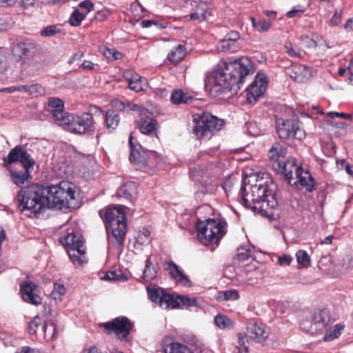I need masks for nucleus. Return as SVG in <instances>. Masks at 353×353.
Segmentation results:
<instances>
[{
  "label": "nucleus",
  "mask_w": 353,
  "mask_h": 353,
  "mask_svg": "<svg viewBox=\"0 0 353 353\" xmlns=\"http://www.w3.org/2000/svg\"><path fill=\"white\" fill-rule=\"evenodd\" d=\"M289 76L294 81L303 83L312 77V69L305 65H294L289 71Z\"/></svg>",
  "instance_id": "6ab92c4d"
},
{
  "label": "nucleus",
  "mask_w": 353,
  "mask_h": 353,
  "mask_svg": "<svg viewBox=\"0 0 353 353\" xmlns=\"http://www.w3.org/2000/svg\"><path fill=\"white\" fill-rule=\"evenodd\" d=\"M268 84L267 76L262 72L257 73L255 80L246 88L247 99L249 103H256L266 90Z\"/></svg>",
  "instance_id": "f8f14e48"
},
{
  "label": "nucleus",
  "mask_w": 353,
  "mask_h": 353,
  "mask_svg": "<svg viewBox=\"0 0 353 353\" xmlns=\"http://www.w3.org/2000/svg\"><path fill=\"white\" fill-rule=\"evenodd\" d=\"M61 243L68 249H77L84 248V241L82 235L79 233L71 232L61 239Z\"/></svg>",
  "instance_id": "b1692460"
},
{
  "label": "nucleus",
  "mask_w": 353,
  "mask_h": 353,
  "mask_svg": "<svg viewBox=\"0 0 353 353\" xmlns=\"http://www.w3.org/2000/svg\"><path fill=\"white\" fill-rule=\"evenodd\" d=\"M171 100L174 104L188 103L191 102L193 99L188 94L182 90H176L171 96Z\"/></svg>",
  "instance_id": "f704fd0d"
},
{
  "label": "nucleus",
  "mask_w": 353,
  "mask_h": 353,
  "mask_svg": "<svg viewBox=\"0 0 353 353\" xmlns=\"http://www.w3.org/2000/svg\"><path fill=\"white\" fill-rule=\"evenodd\" d=\"M21 211H28L37 215L48 208L46 188L38 184H32L21 189L17 194Z\"/></svg>",
  "instance_id": "20e7f679"
},
{
  "label": "nucleus",
  "mask_w": 353,
  "mask_h": 353,
  "mask_svg": "<svg viewBox=\"0 0 353 353\" xmlns=\"http://www.w3.org/2000/svg\"><path fill=\"white\" fill-rule=\"evenodd\" d=\"M250 250L244 249L243 248L238 249V253L236 254V259L240 261H244L248 260L250 256Z\"/></svg>",
  "instance_id": "13d9d810"
},
{
  "label": "nucleus",
  "mask_w": 353,
  "mask_h": 353,
  "mask_svg": "<svg viewBox=\"0 0 353 353\" xmlns=\"http://www.w3.org/2000/svg\"><path fill=\"white\" fill-rule=\"evenodd\" d=\"M224 69L221 72H216L213 78L212 90L215 92H223L225 90H234V87L230 84V81L228 79V75Z\"/></svg>",
  "instance_id": "a211bd4d"
},
{
  "label": "nucleus",
  "mask_w": 353,
  "mask_h": 353,
  "mask_svg": "<svg viewBox=\"0 0 353 353\" xmlns=\"http://www.w3.org/2000/svg\"><path fill=\"white\" fill-rule=\"evenodd\" d=\"M216 299L219 301H236L239 299V294L235 289L220 291Z\"/></svg>",
  "instance_id": "e433bc0d"
},
{
  "label": "nucleus",
  "mask_w": 353,
  "mask_h": 353,
  "mask_svg": "<svg viewBox=\"0 0 353 353\" xmlns=\"http://www.w3.org/2000/svg\"><path fill=\"white\" fill-rule=\"evenodd\" d=\"M15 353H41L38 349L32 348L28 346H23L19 349Z\"/></svg>",
  "instance_id": "774afa93"
},
{
  "label": "nucleus",
  "mask_w": 353,
  "mask_h": 353,
  "mask_svg": "<svg viewBox=\"0 0 353 353\" xmlns=\"http://www.w3.org/2000/svg\"><path fill=\"white\" fill-rule=\"evenodd\" d=\"M105 280L109 281H126L127 277L121 272V271H110L104 276Z\"/></svg>",
  "instance_id": "3c124183"
},
{
  "label": "nucleus",
  "mask_w": 353,
  "mask_h": 353,
  "mask_svg": "<svg viewBox=\"0 0 353 353\" xmlns=\"http://www.w3.org/2000/svg\"><path fill=\"white\" fill-rule=\"evenodd\" d=\"M300 41L304 47H305L307 50L313 49L318 47L316 42L313 39H310L307 35H302L300 37ZM319 47L322 46L323 48L325 47L324 42L321 44L319 45Z\"/></svg>",
  "instance_id": "09e8293b"
},
{
  "label": "nucleus",
  "mask_w": 353,
  "mask_h": 353,
  "mask_svg": "<svg viewBox=\"0 0 353 353\" xmlns=\"http://www.w3.org/2000/svg\"><path fill=\"white\" fill-rule=\"evenodd\" d=\"M296 259L298 264L303 268H307L310 265V256L305 250H298L296 253Z\"/></svg>",
  "instance_id": "a18cd8bd"
},
{
  "label": "nucleus",
  "mask_w": 353,
  "mask_h": 353,
  "mask_svg": "<svg viewBox=\"0 0 353 353\" xmlns=\"http://www.w3.org/2000/svg\"><path fill=\"white\" fill-rule=\"evenodd\" d=\"M19 92H26L34 97L46 94V89L40 84L19 85Z\"/></svg>",
  "instance_id": "c85d7f7f"
},
{
  "label": "nucleus",
  "mask_w": 353,
  "mask_h": 353,
  "mask_svg": "<svg viewBox=\"0 0 353 353\" xmlns=\"http://www.w3.org/2000/svg\"><path fill=\"white\" fill-rule=\"evenodd\" d=\"M226 227V223L219 219L201 220L199 217L196 223L197 238L205 245L217 244L225 234Z\"/></svg>",
  "instance_id": "39448f33"
},
{
  "label": "nucleus",
  "mask_w": 353,
  "mask_h": 353,
  "mask_svg": "<svg viewBox=\"0 0 353 353\" xmlns=\"http://www.w3.org/2000/svg\"><path fill=\"white\" fill-rule=\"evenodd\" d=\"M344 328V325L339 323L335 325L333 327L329 329L324 336V340L325 341H332L334 339L338 338L341 334V331Z\"/></svg>",
  "instance_id": "79ce46f5"
},
{
  "label": "nucleus",
  "mask_w": 353,
  "mask_h": 353,
  "mask_svg": "<svg viewBox=\"0 0 353 353\" xmlns=\"http://www.w3.org/2000/svg\"><path fill=\"white\" fill-rule=\"evenodd\" d=\"M235 176L234 175H230L225 178L224 181L222 183V188L225 190L226 194L231 192L232 188L234 184Z\"/></svg>",
  "instance_id": "864d4df0"
},
{
  "label": "nucleus",
  "mask_w": 353,
  "mask_h": 353,
  "mask_svg": "<svg viewBox=\"0 0 353 353\" xmlns=\"http://www.w3.org/2000/svg\"><path fill=\"white\" fill-rule=\"evenodd\" d=\"M214 323L221 329H225L230 327L231 321L225 315H216L214 317Z\"/></svg>",
  "instance_id": "603ef678"
},
{
  "label": "nucleus",
  "mask_w": 353,
  "mask_h": 353,
  "mask_svg": "<svg viewBox=\"0 0 353 353\" xmlns=\"http://www.w3.org/2000/svg\"><path fill=\"white\" fill-rule=\"evenodd\" d=\"M165 270L179 284L183 286H189L188 278L179 270V267L173 262H168L166 264Z\"/></svg>",
  "instance_id": "4be33fe9"
},
{
  "label": "nucleus",
  "mask_w": 353,
  "mask_h": 353,
  "mask_svg": "<svg viewBox=\"0 0 353 353\" xmlns=\"http://www.w3.org/2000/svg\"><path fill=\"white\" fill-rule=\"evenodd\" d=\"M37 285L32 282H26L21 285V292L22 294L23 299L27 302L34 305H38L41 303V297L36 293Z\"/></svg>",
  "instance_id": "dca6fc26"
},
{
  "label": "nucleus",
  "mask_w": 353,
  "mask_h": 353,
  "mask_svg": "<svg viewBox=\"0 0 353 353\" xmlns=\"http://www.w3.org/2000/svg\"><path fill=\"white\" fill-rule=\"evenodd\" d=\"M99 51L103 54V55L110 61L118 60L122 58V54L114 49H110L105 46H101L99 48Z\"/></svg>",
  "instance_id": "a19ab883"
},
{
  "label": "nucleus",
  "mask_w": 353,
  "mask_h": 353,
  "mask_svg": "<svg viewBox=\"0 0 353 353\" xmlns=\"http://www.w3.org/2000/svg\"><path fill=\"white\" fill-rule=\"evenodd\" d=\"M43 336L47 341H52L57 338L58 331L53 322L46 323L43 325Z\"/></svg>",
  "instance_id": "473e14b6"
},
{
  "label": "nucleus",
  "mask_w": 353,
  "mask_h": 353,
  "mask_svg": "<svg viewBox=\"0 0 353 353\" xmlns=\"http://www.w3.org/2000/svg\"><path fill=\"white\" fill-rule=\"evenodd\" d=\"M208 10V5L205 2L199 1L196 3L194 11L190 14V17L192 20H204Z\"/></svg>",
  "instance_id": "bb28decb"
},
{
  "label": "nucleus",
  "mask_w": 353,
  "mask_h": 353,
  "mask_svg": "<svg viewBox=\"0 0 353 353\" xmlns=\"http://www.w3.org/2000/svg\"><path fill=\"white\" fill-rule=\"evenodd\" d=\"M157 274V270L154 265L151 263L150 259L148 258L145 262V268L143 271V278L146 281L153 280Z\"/></svg>",
  "instance_id": "37998d69"
},
{
  "label": "nucleus",
  "mask_w": 353,
  "mask_h": 353,
  "mask_svg": "<svg viewBox=\"0 0 353 353\" xmlns=\"http://www.w3.org/2000/svg\"><path fill=\"white\" fill-rule=\"evenodd\" d=\"M133 324L125 316H119L112 321L103 323V327L109 333L115 334L119 339H124L130 334Z\"/></svg>",
  "instance_id": "9b49d317"
},
{
  "label": "nucleus",
  "mask_w": 353,
  "mask_h": 353,
  "mask_svg": "<svg viewBox=\"0 0 353 353\" xmlns=\"http://www.w3.org/2000/svg\"><path fill=\"white\" fill-rule=\"evenodd\" d=\"M285 48L286 53L292 57H299L301 54L300 49L294 48L291 43H286Z\"/></svg>",
  "instance_id": "6e6d98bb"
},
{
  "label": "nucleus",
  "mask_w": 353,
  "mask_h": 353,
  "mask_svg": "<svg viewBox=\"0 0 353 353\" xmlns=\"http://www.w3.org/2000/svg\"><path fill=\"white\" fill-rule=\"evenodd\" d=\"M105 120L108 129L113 130L118 126L120 119L114 110H110L106 112Z\"/></svg>",
  "instance_id": "c9c22d12"
},
{
  "label": "nucleus",
  "mask_w": 353,
  "mask_h": 353,
  "mask_svg": "<svg viewBox=\"0 0 353 353\" xmlns=\"http://www.w3.org/2000/svg\"><path fill=\"white\" fill-rule=\"evenodd\" d=\"M160 307L163 309H174L180 307L178 296L174 298L172 295L165 294L160 303Z\"/></svg>",
  "instance_id": "72a5a7b5"
},
{
  "label": "nucleus",
  "mask_w": 353,
  "mask_h": 353,
  "mask_svg": "<svg viewBox=\"0 0 353 353\" xmlns=\"http://www.w3.org/2000/svg\"><path fill=\"white\" fill-rule=\"evenodd\" d=\"M269 157L272 161L276 162L279 168H281V163L285 154V148L279 143H274L269 150Z\"/></svg>",
  "instance_id": "a878e982"
},
{
  "label": "nucleus",
  "mask_w": 353,
  "mask_h": 353,
  "mask_svg": "<svg viewBox=\"0 0 353 353\" xmlns=\"http://www.w3.org/2000/svg\"><path fill=\"white\" fill-rule=\"evenodd\" d=\"M137 194V185L133 181L123 183L117 190V195L129 200H132Z\"/></svg>",
  "instance_id": "393cba45"
},
{
  "label": "nucleus",
  "mask_w": 353,
  "mask_h": 353,
  "mask_svg": "<svg viewBox=\"0 0 353 353\" xmlns=\"http://www.w3.org/2000/svg\"><path fill=\"white\" fill-rule=\"evenodd\" d=\"M224 70L230 84L233 85L234 90H236L240 89L245 77L252 72L253 65L250 58L243 57L239 60L226 63Z\"/></svg>",
  "instance_id": "0eeeda50"
},
{
  "label": "nucleus",
  "mask_w": 353,
  "mask_h": 353,
  "mask_svg": "<svg viewBox=\"0 0 353 353\" xmlns=\"http://www.w3.org/2000/svg\"><path fill=\"white\" fill-rule=\"evenodd\" d=\"M65 293L66 289L65 286L63 284L55 283H54V288L50 296L56 302H61Z\"/></svg>",
  "instance_id": "c03bdc74"
},
{
  "label": "nucleus",
  "mask_w": 353,
  "mask_h": 353,
  "mask_svg": "<svg viewBox=\"0 0 353 353\" xmlns=\"http://www.w3.org/2000/svg\"><path fill=\"white\" fill-rule=\"evenodd\" d=\"M186 55V49L183 45L179 44L174 47L168 54V59L170 62L178 63Z\"/></svg>",
  "instance_id": "c756f323"
},
{
  "label": "nucleus",
  "mask_w": 353,
  "mask_h": 353,
  "mask_svg": "<svg viewBox=\"0 0 353 353\" xmlns=\"http://www.w3.org/2000/svg\"><path fill=\"white\" fill-rule=\"evenodd\" d=\"M79 6L86 10V12L84 14H88V12H91L94 9V5L90 0H85L82 2H81L79 4Z\"/></svg>",
  "instance_id": "e2e57ef3"
},
{
  "label": "nucleus",
  "mask_w": 353,
  "mask_h": 353,
  "mask_svg": "<svg viewBox=\"0 0 353 353\" xmlns=\"http://www.w3.org/2000/svg\"><path fill=\"white\" fill-rule=\"evenodd\" d=\"M195 126L193 134L201 141H210L215 132L219 131L223 125V121L208 112L197 114L194 117Z\"/></svg>",
  "instance_id": "423d86ee"
},
{
  "label": "nucleus",
  "mask_w": 353,
  "mask_h": 353,
  "mask_svg": "<svg viewBox=\"0 0 353 353\" xmlns=\"http://www.w3.org/2000/svg\"><path fill=\"white\" fill-rule=\"evenodd\" d=\"M28 50V45L26 43H19L14 47V52L18 53L20 57L27 56Z\"/></svg>",
  "instance_id": "4d7b16f0"
},
{
  "label": "nucleus",
  "mask_w": 353,
  "mask_h": 353,
  "mask_svg": "<svg viewBox=\"0 0 353 353\" xmlns=\"http://www.w3.org/2000/svg\"><path fill=\"white\" fill-rule=\"evenodd\" d=\"M252 23L253 26L261 32H265L270 30L272 26V22L270 20H265L264 19H260L256 21L254 18L252 19Z\"/></svg>",
  "instance_id": "49530a36"
},
{
  "label": "nucleus",
  "mask_w": 353,
  "mask_h": 353,
  "mask_svg": "<svg viewBox=\"0 0 353 353\" xmlns=\"http://www.w3.org/2000/svg\"><path fill=\"white\" fill-rule=\"evenodd\" d=\"M303 4L295 6L291 10L287 12L286 16L288 18H293L301 16L309 7L310 0H303Z\"/></svg>",
  "instance_id": "ea45409f"
},
{
  "label": "nucleus",
  "mask_w": 353,
  "mask_h": 353,
  "mask_svg": "<svg viewBox=\"0 0 353 353\" xmlns=\"http://www.w3.org/2000/svg\"><path fill=\"white\" fill-rule=\"evenodd\" d=\"M294 180V181L292 182L294 185L305 188L306 190L310 192L312 190L314 185V179L308 170L302 169L298 174L295 175Z\"/></svg>",
  "instance_id": "412c9836"
},
{
  "label": "nucleus",
  "mask_w": 353,
  "mask_h": 353,
  "mask_svg": "<svg viewBox=\"0 0 353 353\" xmlns=\"http://www.w3.org/2000/svg\"><path fill=\"white\" fill-rule=\"evenodd\" d=\"M68 254L74 264L81 265L85 259L84 248L77 249H68Z\"/></svg>",
  "instance_id": "2f4dec72"
},
{
  "label": "nucleus",
  "mask_w": 353,
  "mask_h": 353,
  "mask_svg": "<svg viewBox=\"0 0 353 353\" xmlns=\"http://www.w3.org/2000/svg\"><path fill=\"white\" fill-rule=\"evenodd\" d=\"M106 224L108 241L114 245H123L127 230L125 214L121 207H108L100 212Z\"/></svg>",
  "instance_id": "f03ea898"
},
{
  "label": "nucleus",
  "mask_w": 353,
  "mask_h": 353,
  "mask_svg": "<svg viewBox=\"0 0 353 353\" xmlns=\"http://www.w3.org/2000/svg\"><path fill=\"white\" fill-rule=\"evenodd\" d=\"M292 257L286 254H282L281 256H279L278 263L280 265H289L290 263L292 262Z\"/></svg>",
  "instance_id": "0e129e2a"
},
{
  "label": "nucleus",
  "mask_w": 353,
  "mask_h": 353,
  "mask_svg": "<svg viewBox=\"0 0 353 353\" xmlns=\"http://www.w3.org/2000/svg\"><path fill=\"white\" fill-rule=\"evenodd\" d=\"M148 292L150 300L152 302L157 303L160 306V303L163 300V296L165 295V293L161 290L156 289H148Z\"/></svg>",
  "instance_id": "8fccbe9b"
},
{
  "label": "nucleus",
  "mask_w": 353,
  "mask_h": 353,
  "mask_svg": "<svg viewBox=\"0 0 353 353\" xmlns=\"http://www.w3.org/2000/svg\"><path fill=\"white\" fill-rule=\"evenodd\" d=\"M48 110L53 115L54 121L59 125L65 119V116L69 113L63 111L64 103L58 98L51 97L48 99Z\"/></svg>",
  "instance_id": "f3484780"
},
{
  "label": "nucleus",
  "mask_w": 353,
  "mask_h": 353,
  "mask_svg": "<svg viewBox=\"0 0 353 353\" xmlns=\"http://www.w3.org/2000/svg\"><path fill=\"white\" fill-rule=\"evenodd\" d=\"M334 319L331 314V312L327 308H324L316 311L311 320H305L301 323L303 330L306 332L314 334L322 330Z\"/></svg>",
  "instance_id": "1a4fd4ad"
},
{
  "label": "nucleus",
  "mask_w": 353,
  "mask_h": 353,
  "mask_svg": "<svg viewBox=\"0 0 353 353\" xmlns=\"http://www.w3.org/2000/svg\"><path fill=\"white\" fill-rule=\"evenodd\" d=\"M247 332L250 339L257 342L263 341L268 336V331L265 325L255 319L249 321L247 325Z\"/></svg>",
  "instance_id": "2eb2a0df"
},
{
  "label": "nucleus",
  "mask_w": 353,
  "mask_h": 353,
  "mask_svg": "<svg viewBox=\"0 0 353 353\" xmlns=\"http://www.w3.org/2000/svg\"><path fill=\"white\" fill-rule=\"evenodd\" d=\"M43 321L39 316H35L29 323V332L31 334L37 332L39 327L42 324Z\"/></svg>",
  "instance_id": "5fc2aeb1"
},
{
  "label": "nucleus",
  "mask_w": 353,
  "mask_h": 353,
  "mask_svg": "<svg viewBox=\"0 0 353 353\" xmlns=\"http://www.w3.org/2000/svg\"><path fill=\"white\" fill-rule=\"evenodd\" d=\"M285 176L289 183H292L294 179L295 175L303 169L299 165L297 164L296 160L294 158H290L286 161H282L281 168H279Z\"/></svg>",
  "instance_id": "aec40b11"
},
{
  "label": "nucleus",
  "mask_w": 353,
  "mask_h": 353,
  "mask_svg": "<svg viewBox=\"0 0 353 353\" xmlns=\"http://www.w3.org/2000/svg\"><path fill=\"white\" fill-rule=\"evenodd\" d=\"M217 48L219 50L225 52H235L241 48V45L236 41H229L228 39H222L219 41Z\"/></svg>",
  "instance_id": "7c9ffc66"
},
{
  "label": "nucleus",
  "mask_w": 353,
  "mask_h": 353,
  "mask_svg": "<svg viewBox=\"0 0 353 353\" xmlns=\"http://www.w3.org/2000/svg\"><path fill=\"white\" fill-rule=\"evenodd\" d=\"M7 164H11L16 161H20L23 168H31L34 161L30 158L28 152L23 150L21 146H16L12 149L5 159Z\"/></svg>",
  "instance_id": "4468645a"
},
{
  "label": "nucleus",
  "mask_w": 353,
  "mask_h": 353,
  "mask_svg": "<svg viewBox=\"0 0 353 353\" xmlns=\"http://www.w3.org/2000/svg\"><path fill=\"white\" fill-rule=\"evenodd\" d=\"M21 6L26 9H28L32 7H39V2L37 0H22L21 1Z\"/></svg>",
  "instance_id": "338daca9"
},
{
  "label": "nucleus",
  "mask_w": 353,
  "mask_h": 353,
  "mask_svg": "<svg viewBox=\"0 0 353 353\" xmlns=\"http://www.w3.org/2000/svg\"><path fill=\"white\" fill-rule=\"evenodd\" d=\"M46 188L48 208L75 209L77 202V188L68 181H63L59 184L51 185Z\"/></svg>",
  "instance_id": "7ed1b4c3"
},
{
  "label": "nucleus",
  "mask_w": 353,
  "mask_h": 353,
  "mask_svg": "<svg viewBox=\"0 0 353 353\" xmlns=\"http://www.w3.org/2000/svg\"><path fill=\"white\" fill-rule=\"evenodd\" d=\"M164 353H192V352L183 344L172 343L165 347Z\"/></svg>",
  "instance_id": "4c0bfd02"
},
{
  "label": "nucleus",
  "mask_w": 353,
  "mask_h": 353,
  "mask_svg": "<svg viewBox=\"0 0 353 353\" xmlns=\"http://www.w3.org/2000/svg\"><path fill=\"white\" fill-rule=\"evenodd\" d=\"M132 134H130L129 138V143L131 146V154L130 156V160L136 164H145V158L144 156L140 154V152L135 150L132 143Z\"/></svg>",
  "instance_id": "58836bf2"
},
{
  "label": "nucleus",
  "mask_w": 353,
  "mask_h": 353,
  "mask_svg": "<svg viewBox=\"0 0 353 353\" xmlns=\"http://www.w3.org/2000/svg\"><path fill=\"white\" fill-rule=\"evenodd\" d=\"M276 129L279 137L281 139L294 138L301 140L305 137V133L300 128L299 121L294 119H277Z\"/></svg>",
  "instance_id": "9d476101"
},
{
  "label": "nucleus",
  "mask_w": 353,
  "mask_h": 353,
  "mask_svg": "<svg viewBox=\"0 0 353 353\" xmlns=\"http://www.w3.org/2000/svg\"><path fill=\"white\" fill-rule=\"evenodd\" d=\"M123 77L128 81L130 90L137 92L143 90V79L139 74L131 70H125L123 72Z\"/></svg>",
  "instance_id": "5701e85b"
},
{
  "label": "nucleus",
  "mask_w": 353,
  "mask_h": 353,
  "mask_svg": "<svg viewBox=\"0 0 353 353\" xmlns=\"http://www.w3.org/2000/svg\"><path fill=\"white\" fill-rule=\"evenodd\" d=\"M132 110L140 112V114L141 116H145L147 113L146 110L141 108L137 105H133ZM156 120L148 117H142L138 122V126L141 133L150 136L154 135L155 138L157 139L156 134Z\"/></svg>",
  "instance_id": "ddd939ff"
},
{
  "label": "nucleus",
  "mask_w": 353,
  "mask_h": 353,
  "mask_svg": "<svg viewBox=\"0 0 353 353\" xmlns=\"http://www.w3.org/2000/svg\"><path fill=\"white\" fill-rule=\"evenodd\" d=\"M85 17L86 14L81 13L78 10H74L69 18V23L72 26H79Z\"/></svg>",
  "instance_id": "de8ad7c7"
},
{
  "label": "nucleus",
  "mask_w": 353,
  "mask_h": 353,
  "mask_svg": "<svg viewBox=\"0 0 353 353\" xmlns=\"http://www.w3.org/2000/svg\"><path fill=\"white\" fill-rule=\"evenodd\" d=\"M29 168H24V171L21 172L10 170V176L12 181L19 186L23 185L30 177Z\"/></svg>",
  "instance_id": "cd10ccee"
},
{
  "label": "nucleus",
  "mask_w": 353,
  "mask_h": 353,
  "mask_svg": "<svg viewBox=\"0 0 353 353\" xmlns=\"http://www.w3.org/2000/svg\"><path fill=\"white\" fill-rule=\"evenodd\" d=\"M276 185L271 179L257 180L254 185H242L239 195L242 204L262 216H269L274 206Z\"/></svg>",
  "instance_id": "f257e3e1"
},
{
  "label": "nucleus",
  "mask_w": 353,
  "mask_h": 353,
  "mask_svg": "<svg viewBox=\"0 0 353 353\" xmlns=\"http://www.w3.org/2000/svg\"><path fill=\"white\" fill-rule=\"evenodd\" d=\"M238 336L239 346H236V349L238 350L239 353H248V347L245 345V338L242 336L240 334L238 335Z\"/></svg>",
  "instance_id": "bf43d9fd"
},
{
  "label": "nucleus",
  "mask_w": 353,
  "mask_h": 353,
  "mask_svg": "<svg viewBox=\"0 0 353 353\" xmlns=\"http://www.w3.org/2000/svg\"><path fill=\"white\" fill-rule=\"evenodd\" d=\"M58 32L55 26H50L43 28L41 31V35L43 37H50L54 35Z\"/></svg>",
  "instance_id": "680f3d73"
},
{
  "label": "nucleus",
  "mask_w": 353,
  "mask_h": 353,
  "mask_svg": "<svg viewBox=\"0 0 353 353\" xmlns=\"http://www.w3.org/2000/svg\"><path fill=\"white\" fill-rule=\"evenodd\" d=\"M92 124L93 118L90 114L83 113L78 116L69 113L65 116V119L59 125L72 133L81 134L87 132Z\"/></svg>",
  "instance_id": "6e6552de"
},
{
  "label": "nucleus",
  "mask_w": 353,
  "mask_h": 353,
  "mask_svg": "<svg viewBox=\"0 0 353 353\" xmlns=\"http://www.w3.org/2000/svg\"><path fill=\"white\" fill-rule=\"evenodd\" d=\"M178 299L181 306H192L196 304V300L195 299H191L185 296H178Z\"/></svg>",
  "instance_id": "052dcab7"
},
{
  "label": "nucleus",
  "mask_w": 353,
  "mask_h": 353,
  "mask_svg": "<svg viewBox=\"0 0 353 353\" xmlns=\"http://www.w3.org/2000/svg\"><path fill=\"white\" fill-rule=\"evenodd\" d=\"M327 115L330 117L331 119H334V117H341L344 119L349 120L352 118L350 114H347L343 112H329L327 113Z\"/></svg>",
  "instance_id": "69168bd1"
}]
</instances>
